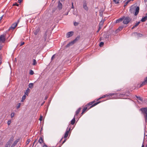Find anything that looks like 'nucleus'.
Wrapping results in <instances>:
<instances>
[{"instance_id":"nucleus-29","label":"nucleus","mask_w":147,"mask_h":147,"mask_svg":"<svg viewBox=\"0 0 147 147\" xmlns=\"http://www.w3.org/2000/svg\"><path fill=\"white\" fill-rule=\"evenodd\" d=\"M119 0H113V1L116 4H118L119 3Z\"/></svg>"},{"instance_id":"nucleus-1","label":"nucleus","mask_w":147,"mask_h":147,"mask_svg":"<svg viewBox=\"0 0 147 147\" xmlns=\"http://www.w3.org/2000/svg\"><path fill=\"white\" fill-rule=\"evenodd\" d=\"M94 102V101L90 102L85 106V107L82 109V112L81 113L82 115L84 114V112L86 110H88L91 108L96 105L98 104L100 102H98L93 104Z\"/></svg>"},{"instance_id":"nucleus-36","label":"nucleus","mask_w":147,"mask_h":147,"mask_svg":"<svg viewBox=\"0 0 147 147\" xmlns=\"http://www.w3.org/2000/svg\"><path fill=\"white\" fill-rule=\"evenodd\" d=\"M123 26H122L119 27L118 28V29L119 30H121L123 28Z\"/></svg>"},{"instance_id":"nucleus-6","label":"nucleus","mask_w":147,"mask_h":147,"mask_svg":"<svg viewBox=\"0 0 147 147\" xmlns=\"http://www.w3.org/2000/svg\"><path fill=\"white\" fill-rule=\"evenodd\" d=\"M13 141V138H11L10 140H9L7 142V143L5 145V147H10L12 143V142ZM15 145L13 144H12L11 147H14Z\"/></svg>"},{"instance_id":"nucleus-11","label":"nucleus","mask_w":147,"mask_h":147,"mask_svg":"<svg viewBox=\"0 0 147 147\" xmlns=\"http://www.w3.org/2000/svg\"><path fill=\"white\" fill-rule=\"evenodd\" d=\"M146 84H147V77L145 78L144 81L142 82L139 87H141Z\"/></svg>"},{"instance_id":"nucleus-43","label":"nucleus","mask_w":147,"mask_h":147,"mask_svg":"<svg viewBox=\"0 0 147 147\" xmlns=\"http://www.w3.org/2000/svg\"><path fill=\"white\" fill-rule=\"evenodd\" d=\"M24 42H22L20 44V46H22L24 45Z\"/></svg>"},{"instance_id":"nucleus-21","label":"nucleus","mask_w":147,"mask_h":147,"mask_svg":"<svg viewBox=\"0 0 147 147\" xmlns=\"http://www.w3.org/2000/svg\"><path fill=\"white\" fill-rule=\"evenodd\" d=\"M104 22V20H102L100 22L99 24V26H100V27H102L103 26V24Z\"/></svg>"},{"instance_id":"nucleus-41","label":"nucleus","mask_w":147,"mask_h":147,"mask_svg":"<svg viewBox=\"0 0 147 147\" xmlns=\"http://www.w3.org/2000/svg\"><path fill=\"white\" fill-rule=\"evenodd\" d=\"M13 5H16L17 6H18L19 5L17 3H15L13 4Z\"/></svg>"},{"instance_id":"nucleus-18","label":"nucleus","mask_w":147,"mask_h":147,"mask_svg":"<svg viewBox=\"0 0 147 147\" xmlns=\"http://www.w3.org/2000/svg\"><path fill=\"white\" fill-rule=\"evenodd\" d=\"M140 22H137L134 25L132 28V29H133L137 27L140 24Z\"/></svg>"},{"instance_id":"nucleus-44","label":"nucleus","mask_w":147,"mask_h":147,"mask_svg":"<svg viewBox=\"0 0 147 147\" xmlns=\"http://www.w3.org/2000/svg\"><path fill=\"white\" fill-rule=\"evenodd\" d=\"M55 58V55H53L51 57V59L53 60Z\"/></svg>"},{"instance_id":"nucleus-22","label":"nucleus","mask_w":147,"mask_h":147,"mask_svg":"<svg viewBox=\"0 0 147 147\" xmlns=\"http://www.w3.org/2000/svg\"><path fill=\"white\" fill-rule=\"evenodd\" d=\"M115 94H116L111 93V94H109V95H108V94L105 95V97H107L108 96H112L113 95H115Z\"/></svg>"},{"instance_id":"nucleus-55","label":"nucleus","mask_w":147,"mask_h":147,"mask_svg":"<svg viewBox=\"0 0 147 147\" xmlns=\"http://www.w3.org/2000/svg\"><path fill=\"white\" fill-rule=\"evenodd\" d=\"M28 90H29V89L28 88V89H27V90H26V91H28Z\"/></svg>"},{"instance_id":"nucleus-27","label":"nucleus","mask_w":147,"mask_h":147,"mask_svg":"<svg viewBox=\"0 0 147 147\" xmlns=\"http://www.w3.org/2000/svg\"><path fill=\"white\" fill-rule=\"evenodd\" d=\"M33 84L32 83H30L29 84V87L30 88H31L33 87Z\"/></svg>"},{"instance_id":"nucleus-61","label":"nucleus","mask_w":147,"mask_h":147,"mask_svg":"<svg viewBox=\"0 0 147 147\" xmlns=\"http://www.w3.org/2000/svg\"><path fill=\"white\" fill-rule=\"evenodd\" d=\"M146 16H147V13H146Z\"/></svg>"},{"instance_id":"nucleus-2","label":"nucleus","mask_w":147,"mask_h":147,"mask_svg":"<svg viewBox=\"0 0 147 147\" xmlns=\"http://www.w3.org/2000/svg\"><path fill=\"white\" fill-rule=\"evenodd\" d=\"M140 10V8L134 5H132L130 7L129 11L131 13H134L135 16H137L138 13Z\"/></svg>"},{"instance_id":"nucleus-23","label":"nucleus","mask_w":147,"mask_h":147,"mask_svg":"<svg viewBox=\"0 0 147 147\" xmlns=\"http://www.w3.org/2000/svg\"><path fill=\"white\" fill-rule=\"evenodd\" d=\"M26 95L25 94L22 97L21 102H23L24 101V100L26 99Z\"/></svg>"},{"instance_id":"nucleus-5","label":"nucleus","mask_w":147,"mask_h":147,"mask_svg":"<svg viewBox=\"0 0 147 147\" xmlns=\"http://www.w3.org/2000/svg\"><path fill=\"white\" fill-rule=\"evenodd\" d=\"M80 36H77L74 40L71 42L69 43H68V44H67V45L66 46V47H69V46L72 45L75 43L76 41L80 39Z\"/></svg>"},{"instance_id":"nucleus-52","label":"nucleus","mask_w":147,"mask_h":147,"mask_svg":"<svg viewBox=\"0 0 147 147\" xmlns=\"http://www.w3.org/2000/svg\"><path fill=\"white\" fill-rule=\"evenodd\" d=\"M71 8H73V9H74V5H72Z\"/></svg>"},{"instance_id":"nucleus-7","label":"nucleus","mask_w":147,"mask_h":147,"mask_svg":"<svg viewBox=\"0 0 147 147\" xmlns=\"http://www.w3.org/2000/svg\"><path fill=\"white\" fill-rule=\"evenodd\" d=\"M20 22V20H18L17 21L14 23H13L11 25V27H10L8 29L9 30H12L15 29L16 27L17 26L18 24Z\"/></svg>"},{"instance_id":"nucleus-37","label":"nucleus","mask_w":147,"mask_h":147,"mask_svg":"<svg viewBox=\"0 0 147 147\" xmlns=\"http://www.w3.org/2000/svg\"><path fill=\"white\" fill-rule=\"evenodd\" d=\"M74 24L75 26H77L78 24V23L76 22H74Z\"/></svg>"},{"instance_id":"nucleus-54","label":"nucleus","mask_w":147,"mask_h":147,"mask_svg":"<svg viewBox=\"0 0 147 147\" xmlns=\"http://www.w3.org/2000/svg\"><path fill=\"white\" fill-rule=\"evenodd\" d=\"M61 2H63L65 1V0H61Z\"/></svg>"},{"instance_id":"nucleus-24","label":"nucleus","mask_w":147,"mask_h":147,"mask_svg":"<svg viewBox=\"0 0 147 147\" xmlns=\"http://www.w3.org/2000/svg\"><path fill=\"white\" fill-rule=\"evenodd\" d=\"M47 34L46 32L44 34V37H43V38H44L45 41H46V40L47 38Z\"/></svg>"},{"instance_id":"nucleus-26","label":"nucleus","mask_w":147,"mask_h":147,"mask_svg":"<svg viewBox=\"0 0 147 147\" xmlns=\"http://www.w3.org/2000/svg\"><path fill=\"white\" fill-rule=\"evenodd\" d=\"M136 97L137 98V99H138L139 100L142 101H143V99L141 97H140L139 96H136Z\"/></svg>"},{"instance_id":"nucleus-46","label":"nucleus","mask_w":147,"mask_h":147,"mask_svg":"<svg viewBox=\"0 0 147 147\" xmlns=\"http://www.w3.org/2000/svg\"><path fill=\"white\" fill-rule=\"evenodd\" d=\"M102 27H100V26H99V28L98 29V30H100L101 29Z\"/></svg>"},{"instance_id":"nucleus-28","label":"nucleus","mask_w":147,"mask_h":147,"mask_svg":"<svg viewBox=\"0 0 147 147\" xmlns=\"http://www.w3.org/2000/svg\"><path fill=\"white\" fill-rule=\"evenodd\" d=\"M21 105V104L20 103H19L16 106L17 109H18L20 107Z\"/></svg>"},{"instance_id":"nucleus-12","label":"nucleus","mask_w":147,"mask_h":147,"mask_svg":"<svg viewBox=\"0 0 147 147\" xmlns=\"http://www.w3.org/2000/svg\"><path fill=\"white\" fill-rule=\"evenodd\" d=\"M83 7L86 11H88V8L87 6V3L86 2H84L83 3Z\"/></svg>"},{"instance_id":"nucleus-35","label":"nucleus","mask_w":147,"mask_h":147,"mask_svg":"<svg viewBox=\"0 0 147 147\" xmlns=\"http://www.w3.org/2000/svg\"><path fill=\"white\" fill-rule=\"evenodd\" d=\"M105 97V95H103L102 97L100 98H99L98 100H99L100 99H101V98H104Z\"/></svg>"},{"instance_id":"nucleus-17","label":"nucleus","mask_w":147,"mask_h":147,"mask_svg":"<svg viewBox=\"0 0 147 147\" xmlns=\"http://www.w3.org/2000/svg\"><path fill=\"white\" fill-rule=\"evenodd\" d=\"M123 17L121 18H120L118 19L116 21V23H118L122 21L123 20Z\"/></svg>"},{"instance_id":"nucleus-34","label":"nucleus","mask_w":147,"mask_h":147,"mask_svg":"<svg viewBox=\"0 0 147 147\" xmlns=\"http://www.w3.org/2000/svg\"><path fill=\"white\" fill-rule=\"evenodd\" d=\"M14 115H15V113H12L11 115V118H12L13 117Z\"/></svg>"},{"instance_id":"nucleus-3","label":"nucleus","mask_w":147,"mask_h":147,"mask_svg":"<svg viewBox=\"0 0 147 147\" xmlns=\"http://www.w3.org/2000/svg\"><path fill=\"white\" fill-rule=\"evenodd\" d=\"M140 110L144 116L146 123H147V107L142 108Z\"/></svg>"},{"instance_id":"nucleus-38","label":"nucleus","mask_w":147,"mask_h":147,"mask_svg":"<svg viewBox=\"0 0 147 147\" xmlns=\"http://www.w3.org/2000/svg\"><path fill=\"white\" fill-rule=\"evenodd\" d=\"M11 123V121L10 120H9L7 122V124L8 125H9Z\"/></svg>"},{"instance_id":"nucleus-14","label":"nucleus","mask_w":147,"mask_h":147,"mask_svg":"<svg viewBox=\"0 0 147 147\" xmlns=\"http://www.w3.org/2000/svg\"><path fill=\"white\" fill-rule=\"evenodd\" d=\"M81 109H82L81 107H80L78 108V109L76 111V114L75 115L74 117H76L78 115Z\"/></svg>"},{"instance_id":"nucleus-62","label":"nucleus","mask_w":147,"mask_h":147,"mask_svg":"<svg viewBox=\"0 0 147 147\" xmlns=\"http://www.w3.org/2000/svg\"><path fill=\"white\" fill-rule=\"evenodd\" d=\"M146 147H147V146H146Z\"/></svg>"},{"instance_id":"nucleus-53","label":"nucleus","mask_w":147,"mask_h":147,"mask_svg":"<svg viewBox=\"0 0 147 147\" xmlns=\"http://www.w3.org/2000/svg\"><path fill=\"white\" fill-rule=\"evenodd\" d=\"M36 140L34 141L33 144H34V143H35V142H36Z\"/></svg>"},{"instance_id":"nucleus-51","label":"nucleus","mask_w":147,"mask_h":147,"mask_svg":"<svg viewBox=\"0 0 147 147\" xmlns=\"http://www.w3.org/2000/svg\"><path fill=\"white\" fill-rule=\"evenodd\" d=\"M25 94H27H27H28V92L27 91H26V92H25Z\"/></svg>"},{"instance_id":"nucleus-8","label":"nucleus","mask_w":147,"mask_h":147,"mask_svg":"<svg viewBox=\"0 0 147 147\" xmlns=\"http://www.w3.org/2000/svg\"><path fill=\"white\" fill-rule=\"evenodd\" d=\"M5 40V36L4 34L0 36V45L4 43Z\"/></svg>"},{"instance_id":"nucleus-19","label":"nucleus","mask_w":147,"mask_h":147,"mask_svg":"<svg viewBox=\"0 0 147 147\" xmlns=\"http://www.w3.org/2000/svg\"><path fill=\"white\" fill-rule=\"evenodd\" d=\"M147 20V16L143 18L141 20V21L142 22H145Z\"/></svg>"},{"instance_id":"nucleus-32","label":"nucleus","mask_w":147,"mask_h":147,"mask_svg":"<svg viewBox=\"0 0 147 147\" xmlns=\"http://www.w3.org/2000/svg\"><path fill=\"white\" fill-rule=\"evenodd\" d=\"M29 73H30V74L31 75H32L34 74V71L32 70H30V71Z\"/></svg>"},{"instance_id":"nucleus-58","label":"nucleus","mask_w":147,"mask_h":147,"mask_svg":"<svg viewBox=\"0 0 147 147\" xmlns=\"http://www.w3.org/2000/svg\"><path fill=\"white\" fill-rule=\"evenodd\" d=\"M144 145H143L142 146V147H144Z\"/></svg>"},{"instance_id":"nucleus-20","label":"nucleus","mask_w":147,"mask_h":147,"mask_svg":"<svg viewBox=\"0 0 147 147\" xmlns=\"http://www.w3.org/2000/svg\"><path fill=\"white\" fill-rule=\"evenodd\" d=\"M75 117H74V118L71 121V125H73L75 122Z\"/></svg>"},{"instance_id":"nucleus-4","label":"nucleus","mask_w":147,"mask_h":147,"mask_svg":"<svg viewBox=\"0 0 147 147\" xmlns=\"http://www.w3.org/2000/svg\"><path fill=\"white\" fill-rule=\"evenodd\" d=\"M123 23L124 24H127L131 20V19L129 17L123 16Z\"/></svg>"},{"instance_id":"nucleus-59","label":"nucleus","mask_w":147,"mask_h":147,"mask_svg":"<svg viewBox=\"0 0 147 147\" xmlns=\"http://www.w3.org/2000/svg\"><path fill=\"white\" fill-rule=\"evenodd\" d=\"M99 31V30H98V31H97V32H98Z\"/></svg>"},{"instance_id":"nucleus-60","label":"nucleus","mask_w":147,"mask_h":147,"mask_svg":"<svg viewBox=\"0 0 147 147\" xmlns=\"http://www.w3.org/2000/svg\"><path fill=\"white\" fill-rule=\"evenodd\" d=\"M45 102H44L43 103H42V105H43V104Z\"/></svg>"},{"instance_id":"nucleus-31","label":"nucleus","mask_w":147,"mask_h":147,"mask_svg":"<svg viewBox=\"0 0 147 147\" xmlns=\"http://www.w3.org/2000/svg\"><path fill=\"white\" fill-rule=\"evenodd\" d=\"M2 57L0 55V65L2 63Z\"/></svg>"},{"instance_id":"nucleus-30","label":"nucleus","mask_w":147,"mask_h":147,"mask_svg":"<svg viewBox=\"0 0 147 147\" xmlns=\"http://www.w3.org/2000/svg\"><path fill=\"white\" fill-rule=\"evenodd\" d=\"M127 1L125 3V5H124V6H125L130 1H129V0H127Z\"/></svg>"},{"instance_id":"nucleus-49","label":"nucleus","mask_w":147,"mask_h":147,"mask_svg":"<svg viewBox=\"0 0 147 147\" xmlns=\"http://www.w3.org/2000/svg\"><path fill=\"white\" fill-rule=\"evenodd\" d=\"M47 98H48V97H47V96H45V100H46Z\"/></svg>"},{"instance_id":"nucleus-50","label":"nucleus","mask_w":147,"mask_h":147,"mask_svg":"<svg viewBox=\"0 0 147 147\" xmlns=\"http://www.w3.org/2000/svg\"><path fill=\"white\" fill-rule=\"evenodd\" d=\"M66 140V139H65V140H64L63 141V142L62 144H63L65 142Z\"/></svg>"},{"instance_id":"nucleus-25","label":"nucleus","mask_w":147,"mask_h":147,"mask_svg":"<svg viewBox=\"0 0 147 147\" xmlns=\"http://www.w3.org/2000/svg\"><path fill=\"white\" fill-rule=\"evenodd\" d=\"M36 64H37V62H36V60L35 59H34L33 60V63L32 64L33 65H35Z\"/></svg>"},{"instance_id":"nucleus-9","label":"nucleus","mask_w":147,"mask_h":147,"mask_svg":"<svg viewBox=\"0 0 147 147\" xmlns=\"http://www.w3.org/2000/svg\"><path fill=\"white\" fill-rule=\"evenodd\" d=\"M70 129V128H69V129L68 128V127L67 128V130L66 131L65 133V134L64 136V138H66L68 136V134L69 133V131Z\"/></svg>"},{"instance_id":"nucleus-47","label":"nucleus","mask_w":147,"mask_h":147,"mask_svg":"<svg viewBox=\"0 0 147 147\" xmlns=\"http://www.w3.org/2000/svg\"><path fill=\"white\" fill-rule=\"evenodd\" d=\"M43 147H48L47 145L45 144L43 146Z\"/></svg>"},{"instance_id":"nucleus-10","label":"nucleus","mask_w":147,"mask_h":147,"mask_svg":"<svg viewBox=\"0 0 147 147\" xmlns=\"http://www.w3.org/2000/svg\"><path fill=\"white\" fill-rule=\"evenodd\" d=\"M74 32L72 31H70L68 32L66 34V37L67 38H69L73 34Z\"/></svg>"},{"instance_id":"nucleus-42","label":"nucleus","mask_w":147,"mask_h":147,"mask_svg":"<svg viewBox=\"0 0 147 147\" xmlns=\"http://www.w3.org/2000/svg\"><path fill=\"white\" fill-rule=\"evenodd\" d=\"M23 0H18V2L19 3H21Z\"/></svg>"},{"instance_id":"nucleus-57","label":"nucleus","mask_w":147,"mask_h":147,"mask_svg":"<svg viewBox=\"0 0 147 147\" xmlns=\"http://www.w3.org/2000/svg\"><path fill=\"white\" fill-rule=\"evenodd\" d=\"M73 4H74L73 3V2H72L71 3L72 5H73Z\"/></svg>"},{"instance_id":"nucleus-56","label":"nucleus","mask_w":147,"mask_h":147,"mask_svg":"<svg viewBox=\"0 0 147 147\" xmlns=\"http://www.w3.org/2000/svg\"><path fill=\"white\" fill-rule=\"evenodd\" d=\"M28 90H29V89L28 88V89H27V90H26V91H28Z\"/></svg>"},{"instance_id":"nucleus-15","label":"nucleus","mask_w":147,"mask_h":147,"mask_svg":"<svg viewBox=\"0 0 147 147\" xmlns=\"http://www.w3.org/2000/svg\"><path fill=\"white\" fill-rule=\"evenodd\" d=\"M40 31V29L39 28H37L36 30H34V34L35 35H36L39 32V31Z\"/></svg>"},{"instance_id":"nucleus-13","label":"nucleus","mask_w":147,"mask_h":147,"mask_svg":"<svg viewBox=\"0 0 147 147\" xmlns=\"http://www.w3.org/2000/svg\"><path fill=\"white\" fill-rule=\"evenodd\" d=\"M57 7L59 10L61 9L62 8V4L60 3L59 1L58 2V3Z\"/></svg>"},{"instance_id":"nucleus-33","label":"nucleus","mask_w":147,"mask_h":147,"mask_svg":"<svg viewBox=\"0 0 147 147\" xmlns=\"http://www.w3.org/2000/svg\"><path fill=\"white\" fill-rule=\"evenodd\" d=\"M103 45H104V43L102 42H101L100 43L99 46L100 47H102L103 46Z\"/></svg>"},{"instance_id":"nucleus-40","label":"nucleus","mask_w":147,"mask_h":147,"mask_svg":"<svg viewBox=\"0 0 147 147\" xmlns=\"http://www.w3.org/2000/svg\"><path fill=\"white\" fill-rule=\"evenodd\" d=\"M42 116L41 115L39 118V120L40 121H41L42 120Z\"/></svg>"},{"instance_id":"nucleus-45","label":"nucleus","mask_w":147,"mask_h":147,"mask_svg":"<svg viewBox=\"0 0 147 147\" xmlns=\"http://www.w3.org/2000/svg\"><path fill=\"white\" fill-rule=\"evenodd\" d=\"M17 142H16V141H15L14 142V143L13 144L14 145H16V144H17Z\"/></svg>"},{"instance_id":"nucleus-48","label":"nucleus","mask_w":147,"mask_h":147,"mask_svg":"<svg viewBox=\"0 0 147 147\" xmlns=\"http://www.w3.org/2000/svg\"><path fill=\"white\" fill-rule=\"evenodd\" d=\"M3 16H2L0 18V21L2 19Z\"/></svg>"},{"instance_id":"nucleus-39","label":"nucleus","mask_w":147,"mask_h":147,"mask_svg":"<svg viewBox=\"0 0 147 147\" xmlns=\"http://www.w3.org/2000/svg\"><path fill=\"white\" fill-rule=\"evenodd\" d=\"M30 139H28L26 142V144H29V143L30 142Z\"/></svg>"},{"instance_id":"nucleus-16","label":"nucleus","mask_w":147,"mask_h":147,"mask_svg":"<svg viewBox=\"0 0 147 147\" xmlns=\"http://www.w3.org/2000/svg\"><path fill=\"white\" fill-rule=\"evenodd\" d=\"M38 142L40 144H41L42 143L44 142V140L43 139L42 137H40L39 139L38 140Z\"/></svg>"}]
</instances>
